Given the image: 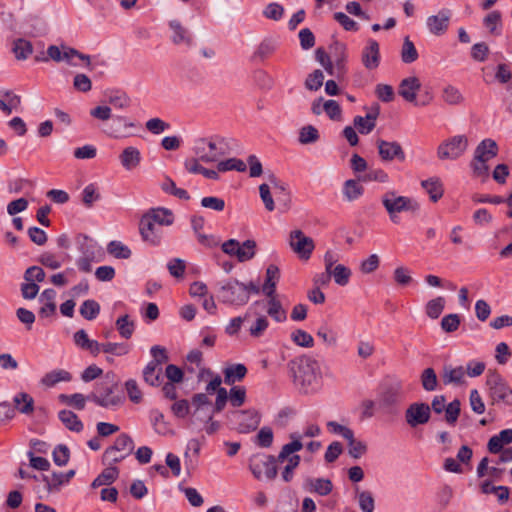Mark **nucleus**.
Listing matches in <instances>:
<instances>
[{"label": "nucleus", "instance_id": "1", "mask_svg": "<svg viewBox=\"0 0 512 512\" xmlns=\"http://www.w3.org/2000/svg\"><path fill=\"white\" fill-rule=\"evenodd\" d=\"M293 383L304 394L316 392L321 385L319 362L311 356H301L289 363Z\"/></svg>", "mask_w": 512, "mask_h": 512}, {"label": "nucleus", "instance_id": "2", "mask_svg": "<svg viewBox=\"0 0 512 512\" xmlns=\"http://www.w3.org/2000/svg\"><path fill=\"white\" fill-rule=\"evenodd\" d=\"M194 411L192 414L193 422L208 423L212 420L213 414L219 412L224 407V392L219 390L215 403L208 399L207 394H195L191 402Z\"/></svg>", "mask_w": 512, "mask_h": 512}, {"label": "nucleus", "instance_id": "3", "mask_svg": "<svg viewBox=\"0 0 512 512\" xmlns=\"http://www.w3.org/2000/svg\"><path fill=\"white\" fill-rule=\"evenodd\" d=\"M291 438L293 439V441L285 444L282 447L278 456L276 457L277 462H286V465L282 472V478L285 482H289L292 480L293 471L298 467L300 463V456L294 455V453L300 451L303 447L299 435L292 434Z\"/></svg>", "mask_w": 512, "mask_h": 512}, {"label": "nucleus", "instance_id": "4", "mask_svg": "<svg viewBox=\"0 0 512 512\" xmlns=\"http://www.w3.org/2000/svg\"><path fill=\"white\" fill-rule=\"evenodd\" d=\"M116 388L117 383L107 375L97 383L95 390L88 395V400L104 408L118 406L122 403V397L115 394Z\"/></svg>", "mask_w": 512, "mask_h": 512}, {"label": "nucleus", "instance_id": "5", "mask_svg": "<svg viewBox=\"0 0 512 512\" xmlns=\"http://www.w3.org/2000/svg\"><path fill=\"white\" fill-rule=\"evenodd\" d=\"M226 419L240 433H250L257 429L260 424L261 416L253 408L238 410L232 409L226 413Z\"/></svg>", "mask_w": 512, "mask_h": 512}, {"label": "nucleus", "instance_id": "6", "mask_svg": "<svg viewBox=\"0 0 512 512\" xmlns=\"http://www.w3.org/2000/svg\"><path fill=\"white\" fill-rule=\"evenodd\" d=\"M382 204L393 222H396L397 214L406 211L414 212L419 209V204L415 200L399 196L394 191H388L382 196Z\"/></svg>", "mask_w": 512, "mask_h": 512}, {"label": "nucleus", "instance_id": "7", "mask_svg": "<svg viewBox=\"0 0 512 512\" xmlns=\"http://www.w3.org/2000/svg\"><path fill=\"white\" fill-rule=\"evenodd\" d=\"M74 58H78L84 61L87 67H89L91 64V59L89 55L82 54L78 50L66 45H50L47 48V57L41 59L37 57L36 60L45 62L50 59L55 62L65 61L70 65L76 66L77 63L73 61Z\"/></svg>", "mask_w": 512, "mask_h": 512}, {"label": "nucleus", "instance_id": "8", "mask_svg": "<svg viewBox=\"0 0 512 512\" xmlns=\"http://www.w3.org/2000/svg\"><path fill=\"white\" fill-rule=\"evenodd\" d=\"M276 464V457L259 453L250 458L249 467L255 478L272 480L278 473Z\"/></svg>", "mask_w": 512, "mask_h": 512}, {"label": "nucleus", "instance_id": "9", "mask_svg": "<svg viewBox=\"0 0 512 512\" xmlns=\"http://www.w3.org/2000/svg\"><path fill=\"white\" fill-rule=\"evenodd\" d=\"M467 148L468 138L465 135H456L438 146L437 156L440 160H456L465 153Z\"/></svg>", "mask_w": 512, "mask_h": 512}, {"label": "nucleus", "instance_id": "10", "mask_svg": "<svg viewBox=\"0 0 512 512\" xmlns=\"http://www.w3.org/2000/svg\"><path fill=\"white\" fill-rule=\"evenodd\" d=\"M486 385L489 388V396L493 403L501 401L507 405H512V389L498 373H489Z\"/></svg>", "mask_w": 512, "mask_h": 512}, {"label": "nucleus", "instance_id": "11", "mask_svg": "<svg viewBox=\"0 0 512 512\" xmlns=\"http://www.w3.org/2000/svg\"><path fill=\"white\" fill-rule=\"evenodd\" d=\"M289 246L291 250L303 260H308L315 249L314 240L306 236L300 229H295L290 232Z\"/></svg>", "mask_w": 512, "mask_h": 512}, {"label": "nucleus", "instance_id": "12", "mask_svg": "<svg viewBox=\"0 0 512 512\" xmlns=\"http://www.w3.org/2000/svg\"><path fill=\"white\" fill-rule=\"evenodd\" d=\"M196 156L205 163L216 162L218 171H224L222 149L212 141L200 140L195 146Z\"/></svg>", "mask_w": 512, "mask_h": 512}, {"label": "nucleus", "instance_id": "13", "mask_svg": "<svg viewBox=\"0 0 512 512\" xmlns=\"http://www.w3.org/2000/svg\"><path fill=\"white\" fill-rule=\"evenodd\" d=\"M250 293H259V288L252 283L245 285L236 280L226 284V301L232 304H245L249 299Z\"/></svg>", "mask_w": 512, "mask_h": 512}, {"label": "nucleus", "instance_id": "14", "mask_svg": "<svg viewBox=\"0 0 512 512\" xmlns=\"http://www.w3.org/2000/svg\"><path fill=\"white\" fill-rule=\"evenodd\" d=\"M404 396L402 383L397 381L386 385L379 394V406L392 412L400 404Z\"/></svg>", "mask_w": 512, "mask_h": 512}, {"label": "nucleus", "instance_id": "15", "mask_svg": "<svg viewBox=\"0 0 512 512\" xmlns=\"http://www.w3.org/2000/svg\"><path fill=\"white\" fill-rule=\"evenodd\" d=\"M256 242L246 240L242 244L234 239L226 241V255L235 257L239 262L252 259L255 255Z\"/></svg>", "mask_w": 512, "mask_h": 512}, {"label": "nucleus", "instance_id": "16", "mask_svg": "<svg viewBox=\"0 0 512 512\" xmlns=\"http://www.w3.org/2000/svg\"><path fill=\"white\" fill-rule=\"evenodd\" d=\"M431 408L426 403H412L405 412V420L410 427L426 424L430 419Z\"/></svg>", "mask_w": 512, "mask_h": 512}, {"label": "nucleus", "instance_id": "17", "mask_svg": "<svg viewBox=\"0 0 512 512\" xmlns=\"http://www.w3.org/2000/svg\"><path fill=\"white\" fill-rule=\"evenodd\" d=\"M139 232L143 241L157 246L163 238V230L160 226L142 216L139 222Z\"/></svg>", "mask_w": 512, "mask_h": 512}, {"label": "nucleus", "instance_id": "18", "mask_svg": "<svg viewBox=\"0 0 512 512\" xmlns=\"http://www.w3.org/2000/svg\"><path fill=\"white\" fill-rule=\"evenodd\" d=\"M377 147L379 156L384 161H392L398 159L400 161L405 160V153L402 146L398 142H389L382 139L377 140Z\"/></svg>", "mask_w": 512, "mask_h": 512}, {"label": "nucleus", "instance_id": "19", "mask_svg": "<svg viewBox=\"0 0 512 512\" xmlns=\"http://www.w3.org/2000/svg\"><path fill=\"white\" fill-rule=\"evenodd\" d=\"M136 124L125 116H116L109 127L107 134L115 139L126 138L132 135L128 130L135 128Z\"/></svg>", "mask_w": 512, "mask_h": 512}, {"label": "nucleus", "instance_id": "20", "mask_svg": "<svg viewBox=\"0 0 512 512\" xmlns=\"http://www.w3.org/2000/svg\"><path fill=\"white\" fill-rule=\"evenodd\" d=\"M451 12L443 9L437 15H432L427 18V26L429 31L434 35H442L446 32L449 26Z\"/></svg>", "mask_w": 512, "mask_h": 512}, {"label": "nucleus", "instance_id": "21", "mask_svg": "<svg viewBox=\"0 0 512 512\" xmlns=\"http://www.w3.org/2000/svg\"><path fill=\"white\" fill-rule=\"evenodd\" d=\"M421 88V82L416 76L404 78L398 87V93L408 102H415L417 93Z\"/></svg>", "mask_w": 512, "mask_h": 512}, {"label": "nucleus", "instance_id": "22", "mask_svg": "<svg viewBox=\"0 0 512 512\" xmlns=\"http://www.w3.org/2000/svg\"><path fill=\"white\" fill-rule=\"evenodd\" d=\"M362 63L366 69L374 70L380 63V51L377 41L370 39L362 51Z\"/></svg>", "mask_w": 512, "mask_h": 512}, {"label": "nucleus", "instance_id": "23", "mask_svg": "<svg viewBox=\"0 0 512 512\" xmlns=\"http://www.w3.org/2000/svg\"><path fill=\"white\" fill-rule=\"evenodd\" d=\"M230 388L226 390V403L236 409L245 404L247 401V389L243 385H228Z\"/></svg>", "mask_w": 512, "mask_h": 512}, {"label": "nucleus", "instance_id": "24", "mask_svg": "<svg viewBox=\"0 0 512 512\" xmlns=\"http://www.w3.org/2000/svg\"><path fill=\"white\" fill-rule=\"evenodd\" d=\"M119 159L123 168L130 171L140 164L141 153L136 147L128 146L122 151Z\"/></svg>", "mask_w": 512, "mask_h": 512}, {"label": "nucleus", "instance_id": "25", "mask_svg": "<svg viewBox=\"0 0 512 512\" xmlns=\"http://www.w3.org/2000/svg\"><path fill=\"white\" fill-rule=\"evenodd\" d=\"M158 226H169L173 223L174 218L170 210L166 208H153L143 215Z\"/></svg>", "mask_w": 512, "mask_h": 512}, {"label": "nucleus", "instance_id": "26", "mask_svg": "<svg viewBox=\"0 0 512 512\" xmlns=\"http://www.w3.org/2000/svg\"><path fill=\"white\" fill-rule=\"evenodd\" d=\"M510 443H512V429H505L489 439L487 448L490 453L497 454L502 451L504 445Z\"/></svg>", "mask_w": 512, "mask_h": 512}, {"label": "nucleus", "instance_id": "27", "mask_svg": "<svg viewBox=\"0 0 512 512\" xmlns=\"http://www.w3.org/2000/svg\"><path fill=\"white\" fill-rule=\"evenodd\" d=\"M169 26H170L171 30L173 31L172 41L174 44H177V45L183 44L186 46L192 45L193 40H192V36H191L190 32L188 31V29L183 27L179 21L172 20V21H170Z\"/></svg>", "mask_w": 512, "mask_h": 512}, {"label": "nucleus", "instance_id": "28", "mask_svg": "<svg viewBox=\"0 0 512 512\" xmlns=\"http://www.w3.org/2000/svg\"><path fill=\"white\" fill-rule=\"evenodd\" d=\"M465 368L462 366L453 367L446 365L443 368L442 380L445 385L456 384L462 385L465 381Z\"/></svg>", "mask_w": 512, "mask_h": 512}, {"label": "nucleus", "instance_id": "29", "mask_svg": "<svg viewBox=\"0 0 512 512\" xmlns=\"http://www.w3.org/2000/svg\"><path fill=\"white\" fill-rule=\"evenodd\" d=\"M280 277V272L277 266L269 265L266 270V281L262 287L263 293L267 297H273L276 295V285Z\"/></svg>", "mask_w": 512, "mask_h": 512}, {"label": "nucleus", "instance_id": "30", "mask_svg": "<svg viewBox=\"0 0 512 512\" xmlns=\"http://www.w3.org/2000/svg\"><path fill=\"white\" fill-rule=\"evenodd\" d=\"M498 153V146L494 140L485 139L475 149L474 157L484 161H489Z\"/></svg>", "mask_w": 512, "mask_h": 512}, {"label": "nucleus", "instance_id": "31", "mask_svg": "<svg viewBox=\"0 0 512 512\" xmlns=\"http://www.w3.org/2000/svg\"><path fill=\"white\" fill-rule=\"evenodd\" d=\"M421 186L429 194L431 201L437 202L444 194V188L441 180L437 177H431L421 182Z\"/></svg>", "mask_w": 512, "mask_h": 512}, {"label": "nucleus", "instance_id": "32", "mask_svg": "<svg viewBox=\"0 0 512 512\" xmlns=\"http://www.w3.org/2000/svg\"><path fill=\"white\" fill-rule=\"evenodd\" d=\"M72 379L71 374L64 369H55L46 373L41 378V384L46 387H53L60 382H69Z\"/></svg>", "mask_w": 512, "mask_h": 512}, {"label": "nucleus", "instance_id": "33", "mask_svg": "<svg viewBox=\"0 0 512 512\" xmlns=\"http://www.w3.org/2000/svg\"><path fill=\"white\" fill-rule=\"evenodd\" d=\"M14 409L22 414H32L34 411V400L26 392L17 393L13 398Z\"/></svg>", "mask_w": 512, "mask_h": 512}, {"label": "nucleus", "instance_id": "34", "mask_svg": "<svg viewBox=\"0 0 512 512\" xmlns=\"http://www.w3.org/2000/svg\"><path fill=\"white\" fill-rule=\"evenodd\" d=\"M247 368L244 364H230L226 366V385H235L242 381L247 375Z\"/></svg>", "mask_w": 512, "mask_h": 512}, {"label": "nucleus", "instance_id": "35", "mask_svg": "<svg viewBox=\"0 0 512 512\" xmlns=\"http://www.w3.org/2000/svg\"><path fill=\"white\" fill-rule=\"evenodd\" d=\"M119 476V470L116 466H108L105 468L92 482V488L108 486L113 483Z\"/></svg>", "mask_w": 512, "mask_h": 512}, {"label": "nucleus", "instance_id": "36", "mask_svg": "<svg viewBox=\"0 0 512 512\" xmlns=\"http://www.w3.org/2000/svg\"><path fill=\"white\" fill-rule=\"evenodd\" d=\"M109 104L118 109H126L131 105V98L122 90H112L107 94Z\"/></svg>", "mask_w": 512, "mask_h": 512}, {"label": "nucleus", "instance_id": "37", "mask_svg": "<svg viewBox=\"0 0 512 512\" xmlns=\"http://www.w3.org/2000/svg\"><path fill=\"white\" fill-rule=\"evenodd\" d=\"M267 314L276 322H284L287 319V314L277 296L268 297Z\"/></svg>", "mask_w": 512, "mask_h": 512}, {"label": "nucleus", "instance_id": "38", "mask_svg": "<svg viewBox=\"0 0 512 512\" xmlns=\"http://www.w3.org/2000/svg\"><path fill=\"white\" fill-rule=\"evenodd\" d=\"M61 422L71 431L80 432L83 424L78 416L70 410H61L58 414Z\"/></svg>", "mask_w": 512, "mask_h": 512}, {"label": "nucleus", "instance_id": "39", "mask_svg": "<svg viewBox=\"0 0 512 512\" xmlns=\"http://www.w3.org/2000/svg\"><path fill=\"white\" fill-rule=\"evenodd\" d=\"M355 494L358 500L359 508L362 512H373L375 508V501L372 492L355 487Z\"/></svg>", "mask_w": 512, "mask_h": 512}, {"label": "nucleus", "instance_id": "40", "mask_svg": "<svg viewBox=\"0 0 512 512\" xmlns=\"http://www.w3.org/2000/svg\"><path fill=\"white\" fill-rule=\"evenodd\" d=\"M162 368L160 366L148 363L143 369V379L151 386H159L161 384Z\"/></svg>", "mask_w": 512, "mask_h": 512}, {"label": "nucleus", "instance_id": "41", "mask_svg": "<svg viewBox=\"0 0 512 512\" xmlns=\"http://www.w3.org/2000/svg\"><path fill=\"white\" fill-rule=\"evenodd\" d=\"M327 272L334 279L335 283L340 286L347 285L352 274L351 270L343 264H337Z\"/></svg>", "mask_w": 512, "mask_h": 512}, {"label": "nucleus", "instance_id": "42", "mask_svg": "<svg viewBox=\"0 0 512 512\" xmlns=\"http://www.w3.org/2000/svg\"><path fill=\"white\" fill-rule=\"evenodd\" d=\"M484 26L493 35L500 34V28L502 26V14L495 10L488 13L483 19Z\"/></svg>", "mask_w": 512, "mask_h": 512}, {"label": "nucleus", "instance_id": "43", "mask_svg": "<svg viewBox=\"0 0 512 512\" xmlns=\"http://www.w3.org/2000/svg\"><path fill=\"white\" fill-rule=\"evenodd\" d=\"M112 446L122 455L127 457L134 450V441L128 434L122 433L115 439V442Z\"/></svg>", "mask_w": 512, "mask_h": 512}, {"label": "nucleus", "instance_id": "44", "mask_svg": "<svg viewBox=\"0 0 512 512\" xmlns=\"http://www.w3.org/2000/svg\"><path fill=\"white\" fill-rule=\"evenodd\" d=\"M116 328L120 336L124 339H130L135 330V324L128 315H123L116 320Z\"/></svg>", "mask_w": 512, "mask_h": 512}, {"label": "nucleus", "instance_id": "45", "mask_svg": "<svg viewBox=\"0 0 512 512\" xmlns=\"http://www.w3.org/2000/svg\"><path fill=\"white\" fill-rule=\"evenodd\" d=\"M420 381L423 389L428 392L435 391L438 385V378L433 368H426L422 371Z\"/></svg>", "mask_w": 512, "mask_h": 512}, {"label": "nucleus", "instance_id": "46", "mask_svg": "<svg viewBox=\"0 0 512 512\" xmlns=\"http://www.w3.org/2000/svg\"><path fill=\"white\" fill-rule=\"evenodd\" d=\"M60 402L71 406L77 410H83L86 406V401L88 400V396H84L81 393H75L72 395L60 394L59 395Z\"/></svg>", "mask_w": 512, "mask_h": 512}, {"label": "nucleus", "instance_id": "47", "mask_svg": "<svg viewBox=\"0 0 512 512\" xmlns=\"http://www.w3.org/2000/svg\"><path fill=\"white\" fill-rule=\"evenodd\" d=\"M107 252L117 259H128L132 254L128 246L116 240L108 243Z\"/></svg>", "mask_w": 512, "mask_h": 512}, {"label": "nucleus", "instance_id": "48", "mask_svg": "<svg viewBox=\"0 0 512 512\" xmlns=\"http://www.w3.org/2000/svg\"><path fill=\"white\" fill-rule=\"evenodd\" d=\"M13 52L18 60H25L32 54L33 47L30 41L17 39L14 42Z\"/></svg>", "mask_w": 512, "mask_h": 512}, {"label": "nucleus", "instance_id": "49", "mask_svg": "<svg viewBox=\"0 0 512 512\" xmlns=\"http://www.w3.org/2000/svg\"><path fill=\"white\" fill-rule=\"evenodd\" d=\"M364 188L356 180L350 179L345 181L343 193L348 201L358 199L363 194Z\"/></svg>", "mask_w": 512, "mask_h": 512}, {"label": "nucleus", "instance_id": "50", "mask_svg": "<svg viewBox=\"0 0 512 512\" xmlns=\"http://www.w3.org/2000/svg\"><path fill=\"white\" fill-rule=\"evenodd\" d=\"M442 98L449 105H459L464 100L460 90L452 85H448L443 89Z\"/></svg>", "mask_w": 512, "mask_h": 512}, {"label": "nucleus", "instance_id": "51", "mask_svg": "<svg viewBox=\"0 0 512 512\" xmlns=\"http://www.w3.org/2000/svg\"><path fill=\"white\" fill-rule=\"evenodd\" d=\"M161 188L164 192L171 194L179 199L188 200L190 198L188 192L185 189L178 188L171 178H166L161 184Z\"/></svg>", "mask_w": 512, "mask_h": 512}, {"label": "nucleus", "instance_id": "52", "mask_svg": "<svg viewBox=\"0 0 512 512\" xmlns=\"http://www.w3.org/2000/svg\"><path fill=\"white\" fill-rule=\"evenodd\" d=\"M81 316L87 320H93L100 312V306L95 300H85L79 310Z\"/></svg>", "mask_w": 512, "mask_h": 512}, {"label": "nucleus", "instance_id": "53", "mask_svg": "<svg viewBox=\"0 0 512 512\" xmlns=\"http://www.w3.org/2000/svg\"><path fill=\"white\" fill-rule=\"evenodd\" d=\"M418 58V52L413 44V42L409 39V37L404 38L402 50H401V59L404 63H412L416 61Z\"/></svg>", "mask_w": 512, "mask_h": 512}, {"label": "nucleus", "instance_id": "54", "mask_svg": "<svg viewBox=\"0 0 512 512\" xmlns=\"http://www.w3.org/2000/svg\"><path fill=\"white\" fill-rule=\"evenodd\" d=\"M310 488L321 496H326L332 491V482L329 479H311L308 481Z\"/></svg>", "mask_w": 512, "mask_h": 512}, {"label": "nucleus", "instance_id": "55", "mask_svg": "<svg viewBox=\"0 0 512 512\" xmlns=\"http://www.w3.org/2000/svg\"><path fill=\"white\" fill-rule=\"evenodd\" d=\"M100 193L95 184L87 185L82 191V202L87 208H91L94 202L100 199Z\"/></svg>", "mask_w": 512, "mask_h": 512}, {"label": "nucleus", "instance_id": "56", "mask_svg": "<svg viewBox=\"0 0 512 512\" xmlns=\"http://www.w3.org/2000/svg\"><path fill=\"white\" fill-rule=\"evenodd\" d=\"M197 240L202 246L206 248L212 249L220 246L224 251V243H222V238L220 235L198 233Z\"/></svg>", "mask_w": 512, "mask_h": 512}, {"label": "nucleus", "instance_id": "57", "mask_svg": "<svg viewBox=\"0 0 512 512\" xmlns=\"http://www.w3.org/2000/svg\"><path fill=\"white\" fill-rule=\"evenodd\" d=\"M348 441L349 446V455L355 459L363 456L367 451V445L354 438V433L351 434L350 438L346 439Z\"/></svg>", "mask_w": 512, "mask_h": 512}, {"label": "nucleus", "instance_id": "58", "mask_svg": "<svg viewBox=\"0 0 512 512\" xmlns=\"http://www.w3.org/2000/svg\"><path fill=\"white\" fill-rule=\"evenodd\" d=\"M292 341L300 346L305 348H311L314 345L313 337L302 329H297L291 334Z\"/></svg>", "mask_w": 512, "mask_h": 512}, {"label": "nucleus", "instance_id": "59", "mask_svg": "<svg viewBox=\"0 0 512 512\" xmlns=\"http://www.w3.org/2000/svg\"><path fill=\"white\" fill-rule=\"evenodd\" d=\"M444 305L445 300L443 297L432 299L426 305V314L431 319H437L441 315Z\"/></svg>", "mask_w": 512, "mask_h": 512}, {"label": "nucleus", "instance_id": "60", "mask_svg": "<svg viewBox=\"0 0 512 512\" xmlns=\"http://www.w3.org/2000/svg\"><path fill=\"white\" fill-rule=\"evenodd\" d=\"M269 322L265 316H259L253 321L249 328V334L254 338H259L263 335L265 330L268 328Z\"/></svg>", "mask_w": 512, "mask_h": 512}, {"label": "nucleus", "instance_id": "61", "mask_svg": "<svg viewBox=\"0 0 512 512\" xmlns=\"http://www.w3.org/2000/svg\"><path fill=\"white\" fill-rule=\"evenodd\" d=\"M274 439L273 431L270 427H262L255 437V443L263 448H268L272 445Z\"/></svg>", "mask_w": 512, "mask_h": 512}, {"label": "nucleus", "instance_id": "62", "mask_svg": "<svg viewBox=\"0 0 512 512\" xmlns=\"http://www.w3.org/2000/svg\"><path fill=\"white\" fill-rule=\"evenodd\" d=\"M380 265V258L377 254H371L366 259L361 261L359 270L363 274H371L375 272Z\"/></svg>", "mask_w": 512, "mask_h": 512}, {"label": "nucleus", "instance_id": "63", "mask_svg": "<svg viewBox=\"0 0 512 512\" xmlns=\"http://www.w3.org/2000/svg\"><path fill=\"white\" fill-rule=\"evenodd\" d=\"M53 461L58 466H65L70 458V451L66 445L59 444L53 450Z\"/></svg>", "mask_w": 512, "mask_h": 512}, {"label": "nucleus", "instance_id": "64", "mask_svg": "<svg viewBox=\"0 0 512 512\" xmlns=\"http://www.w3.org/2000/svg\"><path fill=\"white\" fill-rule=\"evenodd\" d=\"M276 44L271 40L262 41L257 47L254 57L259 60H264L274 53Z\"/></svg>", "mask_w": 512, "mask_h": 512}]
</instances>
